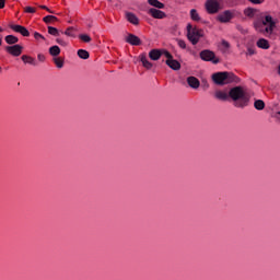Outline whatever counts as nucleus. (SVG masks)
<instances>
[{
    "instance_id": "1",
    "label": "nucleus",
    "mask_w": 280,
    "mask_h": 280,
    "mask_svg": "<svg viewBox=\"0 0 280 280\" xmlns=\"http://www.w3.org/2000/svg\"><path fill=\"white\" fill-rule=\"evenodd\" d=\"M230 100L234 102V106L236 108H246L248 106V102H250V97L244 91L242 86H234L229 91Z\"/></svg>"
},
{
    "instance_id": "2",
    "label": "nucleus",
    "mask_w": 280,
    "mask_h": 280,
    "mask_svg": "<svg viewBox=\"0 0 280 280\" xmlns=\"http://www.w3.org/2000/svg\"><path fill=\"white\" fill-rule=\"evenodd\" d=\"M254 27L264 36H272L275 27H277V20L272 19V15H266L262 21H256Z\"/></svg>"
},
{
    "instance_id": "3",
    "label": "nucleus",
    "mask_w": 280,
    "mask_h": 280,
    "mask_svg": "<svg viewBox=\"0 0 280 280\" xmlns=\"http://www.w3.org/2000/svg\"><path fill=\"white\" fill-rule=\"evenodd\" d=\"M202 36H205V31L194 27L191 24L187 25V38L191 42V45H198Z\"/></svg>"
},
{
    "instance_id": "4",
    "label": "nucleus",
    "mask_w": 280,
    "mask_h": 280,
    "mask_svg": "<svg viewBox=\"0 0 280 280\" xmlns=\"http://www.w3.org/2000/svg\"><path fill=\"white\" fill-rule=\"evenodd\" d=\"M199 57L205 62H212L213 65H219L220 62V59L215 58V52L209 49L201 50L199 54Z\"/></svg>"
},
{
    "instance_id": "5",
    "label": "nucleus",
    "mask_w": 280,
    "mask_h": 280,
    "mask_svg": "<svg viewBox=\"0 0 280 280\" xmlns=\"http://www.w3.org/2000/svg\"><path fill=\"white\" fill-rule=\"evenodd\" d=\"M206 10L208 14H215L220 10V1L219 0H207Z\"/></svg>"
},
{
    "instance_id": "6",
    "label": "nucleus",
    "mask_w": 280,
    "mask_h": 280,
    "mask_svg": "<svg viewBox=\"0 0 280 280\" xmlns=\"http://www.w3.org/2000/svg\"><path fill=\"white\" fill-rule=\"evenodd\" d=\"M5 51L11 56L19 57L23 54V46L15 44L13 46H7Z\"/></svg>"
},
{
    "instance_id": "7",
    "label": "nucleus",
    "mask_w": 280,
    "mask_h": 280,
    "mask_svg": "<svg viewBox=\"0 0 280 280\" xmlns=\"http://www.w3.org/2000/svg\"><path fill=\"white\" fill-rule=\"evenodd\" d=\"M9 27L16 34H21V36H24V37L30 36V31H27V28L23 25L10 24Z\"/></svg>"
},
{
    "instance_id": "8",
    "label": "nucleus",
    "mask_w": 280,
    "mask_h": 280,
    "mask_svg": "<svg viewBox=\"0 0 280 280\" xmlns=\"http://www.w3.org/2000/svg\"><path fill=\"white\" fill-rule=\"evenodd\" d=\"M212 80L214 84H218L219 86L226 84V72H217L212 74Z\"/></svg>"
},
{
    "instance_id": "9",
    "label": "nucleus",
    "mask_w": 280,
    "mask_h": 280,
    "mask_svg": "<svg viewBox=\"0 0 280 280\" xmlns=\"http://www.w3.org/2000/svg\"><path fill=\"white\" fill-rule=\"evenodd\" d=\"M148 14H150V16L153 19H165V16H167L165 12L154 8L149 9Z\"/></svg>"
},
{
    "instance_id": "10",
    "label": "nucleus",
    "mask_w": 280,
    "mask_h": 280,
    "mask_svg": "<svg viewBox=\"0 0 280 280\" xmlns=\"http://www.w3.org/2000/svg\"><path fill=\"white\" fill-rule=\"evenodd\" d=\"M126 40L127 43H129V45H133L136 47H139V45H141V38H139V36L135 34H129Z\"/></svg>"
},
{
    "instance_id": "11",
    "label": "nucleus",
    "mask_w": 280,
    "mask_h": 280,
    "mask_svg": "<svg viewBox=\"0 0 280 280\" xmlns=\"http://www.w3.org/2000/svg\"><path fill=\"white\" fill-rule=\"evenodd\" d=\"M220 23H229L233 19V12L224 11L219 15Z\"/></svg>"
},
{
    "instance_id": "12",
    "label": "nucleus",
    "mask_w": 280,
    "mask_h": 280,
    "mask_svg": "<svg viewBox=\"0 0 280 280\" xmlns=\"http://www.w3.org/2000/svg\"><path fill=\"white\" fill-rule=\"evenodd\" d=\"M214 97L217 100H220V102H228V100L231 98V96L229 95L228 92H224V91H221V90L215 91Z\"/></svg>"
},
{
    "instance_id": "13",
    "label": "nucleus",
    "mask_w": 280,
    "mask_h": 280,
    "mask_svg": "<svg viewBox=\"0 0 280 280\" xmlns=\"http://www.w3.org/2000/svg\"><path fill=\"white\" fill-rule=\"evenodd\" d=\"M166 65L170 67V69H173V71H180V62L178 60L173 59H166Z\"/></svg>"
},
{
    "instance_id": "14",
    "label": "nucleus",
    "mask_w": 280,
    "mask_h": 280,
    "mask_svg": "<svg viewBox=\"0 0 280 280\" xmlns=\"http://www.w3.org/2000/svg\"><path fill=\"white\" fill-rule=\"evenodd\" d=\"M187 84L190 86V89H199L200 88V81L196 77H188Z\"/></svg>"
},
{
    "instance_id": "15",
    "label": "nucleus",
    "mask_w": 280,
    "mask_h": 280,
    "mask_svg": "<svg viewBox=\"0 0 280 280\" xmlns=\"http://www.w3.org/2000/svg\"><path fill=\"white\" fill-rule=\"evenodd\" d=\"M21 58L25 65H32V67H38V62L34 59V57L23 55Z\"/></svg>"
},
{
    "instance_id": "16",
    "label": "nucleus",
    "mask_w": 280,
    "mask_h": 280,
    "mask_svg": "<svg viewBox=\"0 0 280 280\" xmlns=\"http://www.w3.org/2000/svg\"><path fill=\"white\" fill-rule=\"evenodd\" d=\"M140 62H142L144 69H151L153 67L152 62L148 60V56H145V54L140 55Z\"/></svg>"
},
{
    "instance_id": "17",
    "label": "nucleus",
    "mask_w": 280,
    "mask_h": 280,
    "mask_svg": "<svg viewBox=\"0 0 280 280\" xmlns=\"http://www.w3.org/2000/svg\"><path fill=\"white\" fill-rule=\"evenodd\" d=\"M148 3L158 10H163L165 8V4L159 0H148Z\"/></svg>"
},
{
    "instance_id": "18",
    "label": "nucleus",
    "mask_w": 280,
    "mask_h": 280,
    "mask_svg": "<svg viewBox=\"0 0 280 280\" xmlns=\"http://www.w3.org/2000/svg\"><path fill=\"white\" fill-rule=\"evenodd\" d=\"M256 45L259 47V49H270V43H268V40L265 38L258 39Z\"/></svg>"
},
{
    "instance_id": "19",
    "label": "nucleus",
    "mask_w": 280,
    "mask_h": 280,
    "mask_svg": "<svg viewBox=\"0 0 280 280\" xmlns=\"http://www.w3.org/2000/svg\"><path fill=\"white\" fill-rule=\"evenodd\" d=\"M161 56H163V52L159 49H152L149 52V58H151L152 60H160Z\"/></svg>"
},
{
    "instance_id": "20",
    "label": "nucleus",
    "mask_w": 280,
    "mask_h": 280,
    "mask_svg": "<svg viewBox=\"0 0 280 280\" xmlns=\"http://www.w3.org/2000/svg\"><path fill=\"white\" fill-rule=\"evenodd\" d=\"M126 19L129 21V23H132V25H139V18H137L135 13H127Z\"/></svg>"
},
{
    "instance_id": "21",
    "label": "nucleus",
    "mask_w": 280,
    "mask_h": 280,
    "mask_svg": "<svg viewBox=\"0 0 280 280\" xmlns=\"http://www.w3.org/2000/svg\"><path fill=\"white\" fill-rule=\"evenodd\" d=\"M231 82H237V75L233 72H225V84H231Z\"/></svg>"
},
{
    "instance_id": "22",
    "label": "nucleus",
    "mask_w": 280,
    "mask_h": 280,
    "mask_svg": "<svg viewBox=\"0 0 280 280\" xmlns=\"http://www.w3.org/2000/svg\"><path fill=\"white\" fill-rule=\"evenodd\" d=\"M43 21L44 23H46V25L58 23V19L56 18V15H46L45 18H43Z\"/></svg>"
},
{
    "instance_id": "23",
    "label": "nucleus",
    "mask_w": 280,
    "mask_h": 280,
    "mask_svg": "<svg viewBox=\"0 0 280 280\" xmlns=\"http://www.w3.org/2000/svg\"><path fill=\"white\" fill-rule=\"evenodd\" d=\"M4 40L8 45H16V43H19V37L14 36V35H7L4 37Z\"/></svg>"
},
{
    "instance_id": "24",
    "label": "nucleus",
    "mask_w": 280,
    "mask_h": 280,
    "mask_svg": "<svg viewBox=\"0 0 280 280\" xmlns=\"http://www.w3.org/2000/svg\"><path fill=\"white\" fill-rule=\"evenodd\" d=\"M254 108H256V110H264V108H266V103L262 100H256L254 102Z\"/></svg>"
},
{
    "instance_id": "25",
    "label": "nucleus",
    "mask_w": 280,
    "mask_h": 280,
    "mask_svg": "<svg viewBox=\"0 0 280 280\" xmlns=\"http://www.w3.org/2000/svg\"><path fill=\"white\" fill-rule=\"evenodd\" d=\"M75 28L73 26H69L65 32H61V34H65V36H69L70 38H75Z\"/></svg>"
},
{
    "instance_id": "26",
    "label": "nucleus",
    "mask_w": 280,
    "mask_h": 280,
    "mask_svg": "<svg viewBox=\"0 0 280 280\" xmlns=\"http://www.w3.org/2000/svg\"><path fill=\"white\" fill-rule=\"evenodd\" d=\"M49 54H50V56H54L55 58L57 57V56H60V47L59 46H51L50 48H49Z\"/></svg>"
},
{
    "instance_id": "27",
    "label": "nucleus",
    "mask_w": 280,
    "mask_h": 280,
    "mask_svg": "<svg viewBox=\"0 0 280 280\" xmlns=\"http://www.w3.org/2000/svg\"><path fill=\"white\" fill-rule=\"evenodd\" d=\"M190 19L191 21H195V22L200 21V14L198 13V10L196 9L190 10Z\"/></svg>"
},
{
    "instance_id": "28",
    "label": "nucleus",
    "mask_w": 280,
    "mask_h": 280,
    "mask_svg": "<svg viewBox=\"0 0 280 280\" xmlns=\"http://www.w3.org/2000/svg\"><path fill=\"white\" fill-rule=\"evenodd\" d=\"M78 56L82 60H89L90 54L85 49H79L78 50Z\"/></svg>"
},
{
    "instance_id": "29",
    "label": "nucleus",
    "mask_w": 280,
    "mask_h": 280,
    "mask_svg": "<svg viewBox=\"0 0 280 280\" xmlns=\"http://www.w3.org/2000/svg\"><path fill=\"white\" fill-rule=\"evenodd\" d=\"M244 14L249 19H253V16L257 14V9H253V8L245 9Z\"/></svg>"
},
{
    "instance_id": "30",
    "label": "nucleus",
    "mask_w": 280,
    "mask_h": 280,
    "mask_svg": "<svg viewBox=\"0 0 280 280\" xmlns=\"http://www.w3.org/2000/svg\"><path fill=\"white\" fill-rule=\"evenodd\" d=\"M54 62H55L57 69H62L65 67V60H62V58H60V57H55Z\"/></svg>"
},
{
    "instance_id": "31",
    "label": "nucleus",
    "mask_w": 280,
    "mask_h": 280,
    "mask_svg": "<svg viewBox=\"0 0 280 280\" xmlns=\"http://www.w3.org/2000/svg\"><path fill=\"white\" fill-rule=\"evenodd\" d=\"M48 34H50V36H60V31L54 26H48Z\"/></svg>"
},
{
    "instance_id": "32",
    "label": "nucleus",
    "mask_w": 280,
    "mask_h": 280,
    "mask_svg": "<svg viewBox=\"0 0 280 280\" xmlns=\"http://www.w3.org/2000/svg\"><path fill=\"white\" fill-rule=\"evenodd\" d=\"M80 40H82L83 43H91V36L86 35V34H81L79 35Z\"/></svg>"
},
{
    "instance_id": "33",
    "label": "nucleus",
    "mask_w": 280,
    "mask_h": 280,
    "mask_svg": "<svg viewBox=\"0 0 280 280\" xmlns=\"http://www.w3.org/2000/svg\"><path fill=\"white\" fill-rule=\"evenodd\" d=\"M24 12H26L27 14H35L36 13V8H34V7H26L24 9Z\"/></svg>"
},
{
    "instance_id": "34",
    "label": "nucleus",
    "mask_w": 280,
    "mask_h": 280,
    "mask_svg": "<svg viewBox=\"0 0 280 280\" xmlns=\"http://www.w3.org/2000/svg\"><path fill=\"white\" fill-rule=\"evenodd\" d=\"M177 45L180 47V49H187V44L183 39H178Z\"/></svg>"
},
{
    "instance_id": "35",
    "label": "nucleus",
    "mask_w": 280,
    "mask_h": 280,
    "mask_svg": "<svg viewBox=\"0 0 280 280\" xmlns=\"http://www.w3.org/2000/svg\"><path fill=\"white\" fill-rule=\"evenodd\" d=\"M56 43L58 45H61V47H67V42H65V39H62V38H57Z\"/></svg>"
},
{
    "instance_id": "36",
    "label": "nucleus",
    "mask_w": 280,
    "mask_h": 280,
    "mask_svg": "<svg viewBox=\"0 0 280 280\" xmlns=\"http://www.w3.org/2000/svg\"><path fill=\"white\" fill-rule=\"evenodd\" d=\"M34 38L36 39V40H38V39H40L42 38V40H45V36H43L40 33H38V32H35L34 33Z\"/></svg>"
},
{
    "instance_id": "37",
    "label": "nucleus",
    "mask_w": 280,
    "mask_h": 280,
    "mask_svg": "<svg viewBox=\"0 0 280 280\" xmlns=\"http://www.w3.org/2000/svg\"><path fill=\"white\" fill-rule=\"evenodd\" d=\"M221 45H222L223 48H225V50L230 49V47H231V44H229V42H226L224 39L221 42Z\"/></svg>"
},
{
    "instance_id": "38",
    "label": "nucleus",
    "mask_w": 280,
    "mask_h": 280,
    "mask_svg": "<svg viewBox=\"0 0 280 280\" xmlns=\"http://www.w3.org/2000/svg\"><path fill=\"white\" fill-rule=\"evenodd\" d=\"M246 54H247V56H255V48L248 47Z\"/></svg>"
},
{
    "instance_id": "39",
    "label": "nucleus",
    "mask_w": 280,
    "mask_h": 280,
    "mask_svg": "<svg viewBox=\"0 0 280 280\" xmlns=\"http://www.w3.org/2000/svg\"><path fill=\"white\" fill-rule=\"evenodd\" d=\"M163 54H164L165 58H167L166 60H172L174 58V56H172L170 54V51H167V50H164Z\"/></svg>"
},
{
    "instance_id": "40",
    "label": "nucleus",
    "mask_w": 280,
    "mask_h": 280,
    "mask_svg": "<svg viewBox=\"0 0 280 280\" xmlns=\"http://www.w3.org/2000/svg\"><path fill=\"white\" fill-rule=\"evenodd\" d=\"M37 60H39V62H45V55L38 54L37 55Z\"/></svg>"
},
{
    "instance_id": "41",
    "label": "nucleus",
    "mask_w": 280,
    "mask_h": 280,
    "mask_svg": "<svg viewBox=\"0 0 280 280\" xmlns=\"http://www.w3.org/2000/svg\"><path fill=\"white\" fill-rule=\"evenodd\" d=\"M5 8V0H0V10H3Z\"/></svg>"
},
{
    "instance_id": "42",
    "label": "nucleus",
    "mask_w": 280,
    "mask_h": 280,
    "mask_svg": "<svg viewBox=\"0 0 280 280\" xmlns=\"http://www.w3.org/2000/svg\"><path fill=\"white\" fill-rule=\"evenodd\" d=\"M46 12H49V14H56V11H51L49 8L46 9Z\"/></svg>"
},
{
    "instance_id": "43",
    "label": "nucleus",
    "mask_w": 280,
    "mask_h": 280,
    "mask_svg": "<svg viewBox=\"0 0 280 280\" xmlns=\"http://www.w3.org/2000/svg\"><path fill=\"white\" fill-rule=\"evenodd\" d=\"M250 1V3H261V1H259V0H249Z\"/></svg>"
},
{
    "instance_id": "44",
    "label": "nucleus",
    "mask_w": 280,
    "mask_h": 280,
    "mask_svg": "<svg viewBox=\"0 0 280 280\" xmlns=\"http://www.w3.org/2000/svg\"><path fill=\"white\" fill-rule=\"evenodd\" d=\"M39 8L42 9V10H47V5H39Z\"/></svg>"
},
{
    "instance_id": "45",
    "label": "nucleus",
    "mask_w": 280,
    "mask_h": 280,
    "mask_svg": "<svg viewBox=\"0 0 280 280\" xmlns=\"http://www.w3.org/2000/svg\"><path fill=\"white\" fill-rule=\"evenodd\" d=\"M2 43H3V39L0 37V47H1Z\"/></svg>"
},
{
    "instance_id": "46",
    "label": "nucleus",
    "mask_w": 280,
    "mask_h": 280,
    "mask_svg": "<svg viewBox=\"0 0 280 280\" xmlns=\"http://www.w3.org/2000/svg\"><path fill=\"white\" fill-rule=\"evenodd\" d=\"M237 30H242V26L237 25Z\"/></svg>"
},
{
    "instance_id": "47",
    "label": "nucleus",
    "mask_w": 280,
    "mask_h": 280,
    "mask_svg": "<svg viewBox=\"0 0 280 280\" xmlns=\"http://www.w3.org/2000/svg\"><path fill=\"white\" fill-rule=\"evenodd\" d=\"M0 32H3V28L0 27Z\"/></svg>"
},
{
    "instance_id": "48",
    "label": "nucleus",
    "mask_w": 280,
    "mask_h": 280,
    "mask_svg": "<svg viewBox=\"0 0 280 280\" xmlns=\"http://www.w3.org/2000/svg\"><path fill=\"white\" fill-rule=\"evenodd\" d=\"M0 71H1V67H0Z\"/></svg>"
}]
</instances>
